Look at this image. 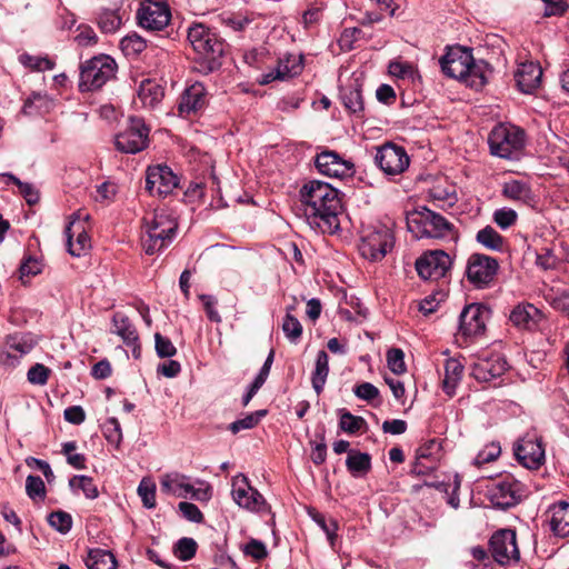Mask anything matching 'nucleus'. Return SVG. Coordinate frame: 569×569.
<instances>
[{"mask_svg":"<svg viewBox=\"0 0 569 569\" xmlns=\"http://www.w3.org/2000/svg\"><path fill=\"white\" fill-rule=\"evenodd\" d=\"M117 70L116 61L106 54L93 57L80 67L79 88L81 91L100 89L111 80Z\"/></svg>","mask_w":569,"mask_h":569,"instance_id":"20e7f679","label":"nucleus"},{"mask_svg":"<svg viewBox=\"0 0 569 569\" xmlns=\"http://www.w3.org/2000/svg\"><path fill=\"white\" fill-rule=\"evenodd\" d=\"M199 299L203 303V308H204L208 319L211 322L220 323L221 316L219 315V312L217 310V305H218L217 298L211 295H200Z\"/></svg>","mask_w":569,"mask_h":569,"instance_id":"13d9d810","label":"nucleus"},{"mask_svg":"<svg viewBox=\"0 0 569 569\" xmlns=\"http://www.w3.org/2000/svg\"><path fill=\"white\" fill-rule=\"evenodd\" d=\"M408 230L416 238H446L451 234L453 226L435 211L422 208L407 218Z\"/></svg>","mask_w":569,"mask_h":569,"instance_id":"7ed1b4c3","label":"nucleus"},{"mask_svg":"<svg viewBox=\"0 0 569 569\" xmlns=\"http://www.w3.org/2000/svg\"><path fill=\"white\" fill-rule=\"evenodd\" d=\"M339 427L342 431L353 435L367 428V422L362 417L353 416L349 411H340Z\"/></svg>","mask_w":569,"mask_h":569,"instance_id":"4c0bfd02","label":"nucleus"},{"mask_svg":"<svg viewBox=\"0 0 569 569\" xmlns=\"http://www.w3.org/2000/svg\"><path fill=\"white\" fill-rule=\"evenodd\" d=\"M507 370V361L501 355L493 353L489 357L479 358L472 366L471 375L478 381L488 382L500 376Z\"/></svg>","mask_w":569,"mask_h":569,"instance_id":"4be33fe9","label":"nucleus"},{"mask_svg":"<svg viewBox=\"0 0 569 569\" xmlns=\"http://www.w3.org/2000/svg\"><path fill=\"white\" fill-rule=\"evenodd\" d=\"M19 60L23 66L34 70H50L53 68V63L48 58H38L23 53L20 56Z\"/></svg>","mask_w":569,"mask_h":569,"instance_id":"052dcab7","label":"nucleus"},{"mask_svg":"<svg viewBox=\"0 0 569 569\" xmlns=\"http://www.w3.org/2000/svg\"><path fill=\"white\" fill-rule=\"evenodd\" d=\"M207 104V92L202 83L196 82L188 87L178 103V111L181 117L196 114Z\"/></svg>","mask_w":569,"mask_h":569,"instance_id":"b1692460","label":"nucleus"},{"mask_svg":"<svg viewBox=\"0 0 569 569\" xmlns=\"http://www.w3.org/2000/svg\"><path fill=\"white\" fill-rule=\"evenodd\" d=\"M490 550L493 559L500 565L519 560L516 532L511 529H501L493 533L490 539Z\"/></svg>","mask_w":569,"mask_h":569,"instance_id":"f3484780","label":"nucleus"},{"mask_svg":"<svg viewBox=\"0 0 569 569\" xmlns=\"http://www.w3.org/2000/svg\"><path fill=\"white\" fill-rule=\"evenodd\" d=\"M499 263L496 258L483 253H472L467 262V278L477 288L489 286L497 272Z\"/></svg>","mask_w":569,"mask_h":569,"instance_id":"9b49d317","label":"nucleus"},{"mask_svg":"<svg viewBox=\"0 0 569 569\" xmlns=\"http://www.w3.org/2000/svg\"><path fill=\"white\" fill-rule=\"evenodd\" d=\"M375 159L379 168L388 176L402 173L410 163L406 150L391 143L380 147Z\"/></svg>","mask_w":569,"mask_h":569,"instance_id":"2eb2a0df","label":"nucleus"},{"mask_svg":"<svg viewBox=\"0 0 569 569\" xmlns=\"http://www.w3.org/2000/svg\"><path fill=\"white\" fill-rule=\"evenodd\" d=\"M48 522L60 533H67L72 527V517L66 511H53L48 516Z\"/></svg>","mask_w":569,"mask_h":569,"instance_id":"c03bdc74","label":"nucleus"},{"mask_svg":"<svg viewBox=\"0 0 569 569\" xmlns=\"http://www.w3.org/2000/svg\"><path fill=\"white\" fill-rule=\"evenodd\" d=\"M501 193L505 198L515 202H521L523 204H531L535 202V194L531 187L523 180L509 179L505 181Z\"/></svg>","mask_w":569,"mask_h":569,"instance_id":"bb28decb","label":"nucleus"},{"mask_svg":"<svg viewBox=\"0 0 569 569\" xmlns=\"http://www.w3.org/2000/svg\"><path fill=\"white\" fill-rule=\"evenodd\" d=\"M355 395L362 400L371 401L379 396V390L370 382H362L355 387Z\"/></svg>","mask_w":569,"mask_h":569,"instance_id":"774afa93","label":"nucleus"},{"mask_svg":"<svg viewBox=\"0 0 569 569\" xmlns=\"http://www.w3.org/2000/svg\"><path fill=\"white\" fill-rule=\"evenodd\" d=\"M69 485L73 489H80L88 499H96L99 496L97 486L88 476H74L70 479Z\"/></svg>","mask_w":569,"mask_h":569,"instance_id":"a19ab883","label":"nucleus"},{"mask_svg":"<svg viewBox=\"0 0 569 569\" xmlns=\"http://www.w3.org/2000/svg\"><path fill=\"white\" fill-rule=\"evenodd\" d=\"M232 498L234 502L250 511H261L264 507L262 495L249 483V479L243 473H238L232 478Z\"/></svg>","mask_w":569,"mask_h":569,"instance_id":"dca6fc26","label":"nucleus"},{"mask_svg":"<svg viewBox=\"0 0 569 569\" xmlns=\"http://www.w3.org/2000/svg\"><path fill=\"white\" fill-rule=\"evenodd\" d=\"M88 217L81 211L74 212L66 227L68 251L73 257H81L91 248V240L87 232Z\"/></svg>","mask_w":569,"mask_h":569,"instance_id":"1a4fd4ad","label":"nucleus"},{"mask_svg":"<svg viewBox=\"0 0 569 569\" xmlns=\"http://www.w3.org/2000/svg\"><path fill=\"white\" fill-rule=\"evenodd\" d=\"M178 508H179L180 512L182 513V516L187 520L197 522V523L202 522L203 515L196 505H193L191 502L182 501L178 505Z\"/></svg>","mask_w":569,"mask_h":569,"instance_id":"0e129e2a","label":"nucleus"},{"mask_svg":"<svg viewBox=\"0 0 569 569\" xmlns=\"http://www.w3.org/2000/svg\"><path fill=\"white\" fill-rule=\"evenodd\" d=\"M501 452L500 446L497 443H490L485 447L475 459L476 465H483L496 460Z\"/></svg>","mask_w":569,"mask_h":569,"instance_id":"e2e57ef3","label":"nucleus"},{"mask_svg":"<svg viewBox=\"0 0 569 569\" xmlns=\"http://www.w3.org/2000/svg\"><path fill=\"white\" fill-rule=\"evenodd\" d=\"M316 167L321 174L332 178L351 177L353 173V163L330 150L322 151L317 156Z\"/></svg>","mask_w":569,"mask_h":569,"instance_id":"412c9836","label":"nucleus"},{"mask_svg":"<svg viewBox=\"0 0 569 569\" xmlns=\"http://www.w3.org/2000/svg\"><path fill=\"white\" fill-rule=\"evenodd\" d=\"M329 373V357L326 351L320 350L317 355L315 370L312 372V388L320 395L327 381Z\"/></svg>","mask_w":569,"mask_h":569,"instance_id":"72a5a7b5","label":"nucleus"},{"mask_svg":"<svg viewBox=\"0 0 569 569\" xmlns=\"http://www.w3.org/2000/svg\"><path fill=\"white\" fill-rule=\"evenodd\" d=\"M171 18L166 0H146L137 13L139 26L151 31L164 29Z\"/></svg>","mask_w":569,"mask_h":569,"instance_id":"f8f14e48","label":"nucleus"},{"mask_svg":"<svg viewBox=\"0 0 569 569\" xmlns=\"http://www.w3.org/2000/svg\"><path fill=\"white\" fill-rule=\"evenodd\" d=\"M491 73L492 70L486 61H476L472 58V62L470 64L468 73L466 74V78H462L461 82L466 83L468 87L475 90H480L488 82V79L491 76Z\"/></svg>","mask_w":569,"mask_h":569,"instance_id":"c85d7f7f","label":"nucleus"},{"mask_svg":"<svg viewBox=\"0 0 569 569\" xmlns=\"http://www.w3.org/2000/svg\"><path fill=\"white\" fill-rule=\"evenodd\" d=\"M523 131L506 124L496 126L488 138L493 156L510 159L523 147Z\"/></svg>","mask_w":569,"mask_h":569,"instance_id":"6e6552de","label":"nucleus"},{"mask_svg":"<svg viewBox=\"0 0 569 569\" xmlns=\"http://www.w3.org/2000/svg\"><path fill=\"white\" fill-rule=\"evenodd\" d=\"M346 466L353 477H362L371 469V457L369 453L351 450L347 457Z\"/></svg>","mask_w":569,"mask_h":569,"instance_id":"f704fd0d","label":"nucleus"},{"mask_svg":"<svg viewBox=\"0 0 569 569\" xmlns=\"http://www.w3.org/2000/svg\"><path fill=\"white\" fill-rule=\"evenodd\" d=\"M541 312L531 303H520L510 313V321L520 329L531 330L541 319Z\"/></svg>","mask_w":569,"mask_h":569,"instance_id":"a878e982","label":"nucleus"},{"mask_svg":"<svg viewBox=\"0 0 569 569\" xmlns=\"http://www.w3.org/2000/svg\"><path fill=\"white\" fill-rule=\"evenodd\" d=\"M123 50L132 53H140L146 49V41L138 34L127 36L121 40Z\"/></svg>","mask_w":569,"mask_h":569,"instance_id":"69168bd1","label":"nucleus"},{"mask_svg":"<svg viewBox=\"0 0 569 569\" xmlns=\"http://www.w3.org/2000/svg\"><path fill=\"white\" fill-rule=\"evenodd\" d=\"M393 247V233L386 226L368 228L361 236L360 254L370 261L382 260Z\"/></svg>","mask_w":569,"mask_h":569,"instance_id":"0eeeda50","label":"nucleus"},{"mask_svg":"<svg viewBox=\"0 0 569 569\" xmlns=\"http://www.w3.org/2000/svg\"><path fill=\"white\" fill-rule=\"evenodd\" d=\"M302 70L301 58L288 57L286 60H280L276 70V77L286 79L298 74Z\"/></svg>","mask_w":569,"mask_h":569,"instance_id":"58836bf2","label":"nucleus"},{"mask_svg":"<svg viewBox=\"0 0 569 569\" xmlns=\"http://www.w3.org/2000/svg\"><path fill=\"white\" fill-rule=\"evenodd\" d=\"M88 569H117V560L114 555L104 549H90L84 560Z\"/></svg>","mask_w":569,"mask_h":569,"instance_id":"2f4dec72","label":"nucleus"},{"mask_svg":"<svg viewBox=\"0 0 569 569\" xmlns=\"http://www.w3.org/2000/svg\"><path fill=\"white\" fill-rule=\"evenodd\" d=\"M518 219L517 212L511 208H501L493 212V221L501 228L508 229L513 226Z\"/></svg>","mask_w":569,"mask_h":569,"instance_id":"864d4df0","label":"nucleus"},{"mask_svg":"<svg viewBox=\"0 0 569 569\" xmlns=\"http://www.w3.org/2000/svg\"><path fill=\"white\" fill-rule=\"evenodd\" d=\"M138 495L146 508L156 507V485L152 481L142 479L138 487Z\"/></svg>","mask_w":569,"mask_h":569,"instance_id":"49530a36","label":"nucleus"},{"mask_svg":"<svg viewBox=\"0 0 569 569\" xmlns=\"http://www.w3.org/2000/svg\"><path fill=\"white\" fill-rule=\"evenodd\" d=\"M282 331L291 342H296L302 335V326L296 317L288 312L282 322Z\"/></svg>","mask_w":569,"mask_h":569,"instance_id":"a18cd8bd","label":"nucleus"},{"mask_svg":"<svg viewBox=\"0 0 569 569\" xmlns=\"http://www.w3.org/2000/svg\"><path fill=\"white\" fill-rule=\"evenodd\" d=\"M7 358L19 359L31 350V346L18 337H11L7 341Z\"/></svg>","mask_w":569,"mask_h":569,"instance_id":"de8ad7c7","label":"nucleus"},{"mask_svg":"<svg viewBox=\"0 0 569 569\" xmlns=\"http://www.w3.org/2000/svg\"><path fill=\"white\" fill-rule=\"evenodd\" d=\"M387 362L389 369L395 375H401L406 372L407 367L405 363V353L401 349L393 348L387 352Z\"/></svg>","mask_w":569,"mask_h":569,"instance_id":"09e8293b","label":"nucleus"},{"mask_svg":"<svg viewBox=\"0 0 569 569\" xmlns=\"http://www.w3.org/2000/svg\"><path fill=\"white\" fill-rule=\"evenodd\" d=\"M472 58L471 50L462 47H453L449 48L447 53L440 58L439 62L446 76L461 81L468 73Z\"/></svg>","mask_w":569,"mask_h":569,"instance_id":"a211bd4d","label":"nucleus"},{"mask_svg":"<svg viewBox=\"0 0 569 569\" xmlns=\"http://www.w3.org/2000/svg\"><path fill=\"white\" fill-rule=\"evenodd\" d=\"M266 415V410H258L256 412L248 413L246 417L230 423L229 430L236 435L241 430L252 429L259 423L261 418H263Z\"/></svg>","mask_w":569,"mask_h":569,"instance_id":"ea45409f","label":"nucleus"},{"mask_svg":"<svg viewBox=\"0 0 569 569\" xmlns=\"http://www.w3.org/2000/svg\"><path fill=\"white\" fill-rule=\"evenodd\" d=\"M343 106L352 113L360 114L363 111V99L361 90L357 87L346 88L341 92Z\"/></svg>","mask_w":569,"mask_h":569,"instance_id":"e433bc0d","label":"nucleus"},{"mask_svg":"<svg viewBox=\"0 0 569 569\" xmlns=\"http://www.w3.org/2000/svg\"><path fill=\"white\" fill-rule=\"evenodd\" d=\"M517 460L528 469H538L545 461V449L536 435H526L515 445Z\"/></svg>","mask_w":569,"mask_h":569,"instance_id":"6ab92c4d","label":"nucleus"},{"mask_svg":"<svg viewBox=\"0 0 569 569\" xmlns=\"http://www.w3.org/2000/svg\"><path fill=\"white\" fill-rule=\"evenodd\" d=\"M74 41L82 47H89L97 42V34L92 28L88 26H81L78 28V33L74 37Z\"/></svg>","mask_w":569,"mask_h":569,"instance_id":"338daca9","label":"nucleus"},{"mask_svg":"<svg viewBox=\"0 0 569 569\" xmlns=\"http://www.w3.org/2000/svg\"><path fill=\"white\" fill-rule=\"evenodd\" d=\"M112 332L121 337L127 346L134 345L137 341H139V336L134 326L124 315L116 313L112 318Z\"/></svg>","mask_w":569,"mask_h":569,"instance_id":"473e14b6","label":"nucleus"},{"mask_svg":"<svg viewBox=\"0 0 569 569\" xmlns=\"http://www.w3.org/2000/svg\"><path fill=\"white\" fill-rule=\"evenodd\" d=\"M537 264L545 269H555L561 261V258L556 253V247H543L537 253Z\"/></svg>","mask_w":569,"mask_h":569,"instance_id":"37998d69","label":"nucleus"},{"mask_svg":"<svg viewBox=\"0 0 569 569\" xmlns=\"http://www.w3.org/2000/svg\"><path fill=\"white\" fill-rule=\"evenodd\" d=\"M26 491L31 499H43L46 497V487L43 480L38 476H28L26 480Z\"/></svg>","mask_w":569,"mask_h":569,"instance_id":"6e6d98bb","label":"nucleus"},{"mask_svg":"<svg viewBox=\"0 0 569 569\" xmlns=\"http://www.w3.org/2000/svg\"><path fill=\"white\" fill-rule=\"evenodd\" d=\"M156 352L160 358H170L177 353V348L171 340L160 333L154 335Z\"/></svg>","mask_w":569,"mask_h":569,"instance_id":"4d7b16f0","label":"nucleus"},{"mask_svg":"<svg viewBox=\"0 0 569 569\" xmlns=\"http://www.w3.org/2000/svg\"><path fill=\"white\" fill-rule=\"evenodd\" d=\"M451 266V258L442 250L425 253L416 262L418 274L425 280L436 281L443 278Z\"/></svg>","mask_w":569,"mask_h":569,"instance_id":"4468645a","label":"nucleus"},{"mask_svg":"<svg viewBox=\"0 0 569 569\" xmlns=\"http://www.w3.org/2000/svg\"><path fill=\"white\" fill-rule=\"evenodd\" d=\"M489 495L493 505L509 508L519 501V485L513 479H502L492 483Z\"/></svg>","mask_w":569,"mask_h":569,"instance_id":"5701e85b","label":"nucleus"},{"mask_svg":"<svg viewBox=\"0 0 569 569\" xmlns=\"http://www.w3.org/2000/svg\"><path fill=\"white\" fill-rule=\"evenodd\" d=\"M177 229L178 222L168 210H156L144 217L141 242L146 253L153 254L166 248L173 240Z\"/></svg>","mask_w":569,"mask_h":569,"instance_id":"f03ea898","label":"nucleus"},{"mask_svg":"<svg viewBox=\"0 0 569 569\" xmlns=\"http://www.w3.org/2000/svg\"><path fill=\"white\" fill-rule=\"evenodd\" d=\"M198 488H194L188 476L179 472H170L161 476L160 489L166 495L178 498H190L200 502H207L211 499V487L204 481H197Z\"/></svg>","mask_w":569,"mask_h":569,"instance_id":"39448f33","label":"nucleus"},{"mask_svg":"<svg viewBox=\"0 0 569 569\" xmlns=\"http://www.w3.org/2000/svg\"><path fill=\"white\" fill-rule=\"evenodd\" d=\"M490 310L481 303L466 306L459 317V335L466 340L483 335Z\"/></svg>","mask_w":569,"mask_h":569,"instance_id":"9d476101","label":"nucleus"},{"mask_svg":"<svg viewBox=\"0 0 569 569\" xmlns=\"http://www.w3.org/2000/svg\"><path fill=\"white\" fill-rule=\"evenodd\" d=\"M103 435L108 442L112 445H119L122 440V432L120 428V423L116 418H109L103 427Z\"/></svg>","mask_w":569,"mask_h":569,"instance_id":"5fc2aeb1","label":"nucleus"},{"mask_svg":"<svg viewBox=\"0 0 569 569\" xmlns=\"http://www.w3.org/2000/svg\"><path fill=\"white\" fill-rule=\"evenodd\" d=\"M149 129L141 118H130V123L116 137V147L124 153H137L147 147Z\"/></svg>","mask_w":569,"mask_h":569,"instance_id":"ddd939ff","label":"nucleus"},{"mask_svg":"<svg viewBox=\"0 0 569 569\" xmlns=\"http://www.w3.org/2000/svg\"><path fill=\"white\" fill-rule=\"evenodd\" d=\"M445 377L442 380V389L448 396H453L456 388L463 376V365L457 358H448L445 361Z\"/></svg>","mask_w":569,"mask_h":569,"instance_id":"c756f323","label":"nucleus"},{"mask_svg":"<svg viewBox=\"0 0 569 569\" xmlns=\"http://www.w3.org/2000/svg\"><path fill=\"white\" fill-rule=\"evenodd\" d=\"M299 197L311 229L328 234L339 230L342 202L338 189L321 180H310L300 188Z\"/></svg>","mask_w":569,"mask_h":569,"instance_id":"f257e3e1","label":"nucleus"},{"mask_svg":"<svg viewBox=\"0 0 569 569\" xmlns=\"http://www.w3.org/2000/svg\"><path fill=\"white\" fill-rule=\"evenodd\" d=\"M198 545L192 538H181L173 547V552L177 558L182 561L192 559L197 552Z\"/></svg>","mask_w":569,"mask_h":569,"instance_id":"79ce46f5","label":"nucleus"},{"mask_svg":"<svg viewBox=\"0 0 569 569\" xmlns=\"http://www.w3.org/2000/svg\"><path fill=\"white\" fill-rule=\"evenodd\" d=\"M51 370L42 363L33 365L27 373L28 381L32 385L44 386L48 382Z\"/></svg>","mask_w":569,"mask_h":569,"instance_id":"8fccbe9b","label":"nucleus"},{"mask_svg":"<svg viewBox=\"0 0 569 569\" xmlns=\"http://www.w3.org/2000/svg\"><path fill=\"white\" fill-rule=\"evenodd\" d=\"M550 530L558 537L569 536V503L561 501L549 509Z\"/></svg>","mask_w":569,"mask_h":569,"instance_id":"cd10ccee","label":"nucleus"},{"mask_svg":"<svg viewBox=\"0 0 569 569\" xmlns=\"http://www.w3.org/2000/svg\"><path fill=\"white\" fill-rule=\"evenodd\" d=\"M388 71L391 76L399 79H412L416 70L409 62L391 61L388 66Z\"/></svg>","mask_w":569,"mask_h":569,"instance_id":"603ef678","label":"nucleus"},{"mask_svg":"<svg viewBox=\"0 0 569 569\" xmlns=\"http://www.w3.org/2000/svg\"><path fill=\"white\" fill-rule=\"evenodd\" d=\"M2 176L8 178L19 188L20 193L24 197L28 203L32 204L38 201V192L34 190L32 184L21 181L11 173H3Z\"/></svg>","mask_w":569,"mask_h":569,"instance_id":"3c124183","label":"nucleus"},{"mask_svg":"<svg viewBox=\"0 0 569 569\" xmlns=\"http://www.w3.org/2000/svg\"><path fill=\"white\" fill-rule=\"evenodd\" d=\"M542 77V69L536 62H525L519 64L515 78L519 90L523 93H531L536 90Z\"/></svg>","mask_w":569,"mask_h":569,"instance_id":"393cba45","label":"nucleus"},{"mask_svg":"<svg viewBox=\"0 0 569 569\" xmlns=\"http://www.w3.org/2000/svg\"><path fill=\"white\" fill-rule=\"evenodd\" d=\"M179 184L178 177L168 166L149 167L146 176V188L151 194L160 197L171 193Z\"/></svg>","mask_w":569,"mask_h":569,"instance_id":"aec40b11","label":"nucleus"},{"mask_svg":"<svg viewBox=\"0 0 569 569\" xmlns=\"http://www.w3.org/2000/svg\"><path fill=\"white\" fill-rule=\"evenodd\" d=\"M243 552L246 556L251 557L252 559L260 561L268 556V551L266 545L257 539H251L244 547Z\"/></svg>","mask_w":569,"mask_h":569,"instance_id":"bf43d9fd","label":"nucleus"},{"mask_svg":"<svg viewBox=\"0 0 569 569\" xmlns=\"http://www.w3.org/2000/svg\"><path fill=\"white\" fill-rule=\"evenodd\" d=\"M477 241L485 248L492 251H502L505 247L503 237L491 226L480 229L476 236Z\"/></svg>","mask_w":569,"mask_h":569,"instance_id":"c9c22d12","label":"nucleus"},{"mask_svg":"<svg viewBox=\"0 0 569 569\" xmlns=\"http://www.w3.org/2000/svg\"><path fill=\"white\" fill-rule=\"evenodd\" d=\"M99 24L104 32H114L121 26V18L113 11H106L100 16Z\"/></svg>","mask_w":569,"mask_h":569,"instance_id":"680f3d73","label":"nucleus"},{"mask_svg":"<svg viewBox=\"0 0 569 569\" xmlns=\"http://www.w3.org/2000/svg\"><path fill=\"white\" fill-rule=\"evenodd\" d=\"M188 41L199 57L209 61H216L224 52L223 41L203 23H193L188 28Z\"/></svg>","mask_w":569,"mask_h":569,"instance_id":"423d86ee","label":"nucleus"},{"mask_svg":"<svg viewBox=\"0 0 569 569\" xmlns=\"http://www.w3.org/2000/svg\"><path fill=\"white\" fill-rule=\"evenodd\" d=\"M163 96V88L156 80L146 79L139 86L138 99L146 108H154Z\"/></svg>","mask_w":569,"mask_h":569,"instance_id":"7c9ffc66","label":"nucleus"}]
</instances>
